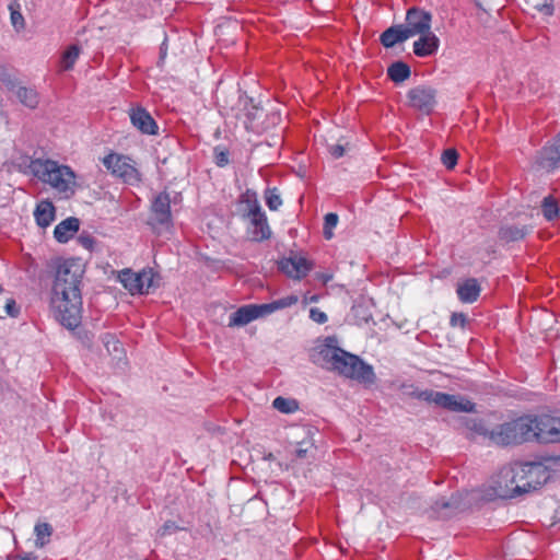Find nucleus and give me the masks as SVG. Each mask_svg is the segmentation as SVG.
I'll return each mask as SVG.
<instances>
[{
    "label": "nucleus",
    "instance_id": "obj_10",
    "mask_svg": "<svg viewBox=\"0 0 560 560\" xmlns=\"http://www.w3.org/2000/svg\"><path fill=\"white\" fill-rule=\"evenodd\" d=\"M431 22L432 14L430 12L412 7L407 10L406 24L402 25L409 37H413L429 33L431 31Z\"/></svg>",
    "mask_w": 560,
    "mask_h": 560
},
{
    "label": "nucleus",
    "instance_id": "obj_37",
    "mask_svg": "<svg viewBox=\"0 0 560 560\" xmlns=\"http://www.w3.org/2000/svg\"><path fill=\"white\" fill-rule=\"evenodd\" d=\"M458 161V153L455 149H447L442 154V162L447 170L455 167Z\"/></svg>",
    "mask_w": 560,
    "mask_h": 560
},
{
    "label": "nucleus",
    "instance_id": "obj_13",
    "mask_svg": "<svg viewBox=\"0 0 560 560\" xmlns=\"http://www.w3.org/2000/svg\"><path fill=\"white\" fill-rule=\"evenodd\" d=\"M129 118L135 128L141 133L154 136L159 132V126L151 114L142 106H132L129 112Z\"/></svg>",
    "mask_w": 560,
    "mask_h": 560
},
{
    "label": "nucleus",
    "instance_id": "obj_20",
    "mask_svg": "<svg viewBox=\"0 0 560 560\" xmlns=\"http://www.w3.org/2000/svg\"><path fill=\"white\" fill-rule=\"evenodd\" d=\"M458 299L463 303H474L478 300L481 288L475 278H468L463 282L458 283L456 289Z\"/></svg>",
    "mask_w": 560,
    "mask_h": 560
},
{
    "label": "nucleus",
    "instance_id": "obj_48",
    "mask_svg": "<svg viewBox=\"0 0 560 560\" xmlns=\"http://www.w3.org/2000/svg\"><path fill=\"white\" fill-rule=\"evenodd\" d=\"M5 311L9 316L15 317L19 314V308L16 307V303L14 300H8L5 304Z\"/></svg>",
    "mask_w": 560,
    "mask_h": 560
},
{
    "label": "nucleus",
    "instance_id": "obj_50",
    "mask_svg": "<svg viewBox=\"0 0 560 560\" xmlns=\"http://www.w3.org/2000/svg\"><path fill=\"white\" fill-rule=\"evenodd\" d=\"M308 452V447H303L302 444L295 450V457L296 458H305Z\"/></svg>",
    "mask_w": 560,
    "mask_h": 560
},
{
    "label": "nucleus",
    "instance_id": "obj_28",
    "mask_svg": "<svg viewBox=\"0 0 560 560\" xmlns=\"http://www.w3.org/2000/svg\"><path fill=\"white\" fill-rule=\"evenodd\" d=\"M244 110H245V114H244L245 128L250 131H257L259 128L258 118H259V115L262 113V109L258 106L250 104V105H246Z\"/></svg>",
    "mask_w": 560,
    "mask_h": 560
},
{
    "label": "nucleus",
    "instance_id": "obj_7",
    "mask_svg": "<svg viewBox=\"0 0 560 560\" xmlns=\"http://www.w3.org/2000/svg\"><path fill=\"white\" fill-rule=\"evenodd\" d=\"M533 441L539 443H560V418L541 415L532 417Z\"/></svg>",
    "mask_w": 560,
    "mask_h": 560
},
{
    "label": "nucleus",
    "instance_id": "obj_24",
    "mask_svg": "<svg viewBox=\"0 0 560 560\" xmlns=\"http://www.w3.org/2000/svg\"><path fill=\"white\" fill-rule=\"evenodd\" d=\"M410 67L404 61H395L387 68V77L396 84L410 78Z\"/></svg>",
    "mask_w": 560,
    "mask_h": 560
},
{
    "label": "nucleus",
    "instance_id": "obj_43",
    "mask_svg": "<svg viewBox=\"0 0 560 560\" xmlns=\"http://www.w3.org/2000/svg\"><path fill=\"white\" fill-rule=\"evenodd\" d=\"M467 318L464 313H453L450 319V324L453 327H462L464 328L466 325Z\"/></svg>",
    "mask_w": 560,
    "mask_h": 560
},
{
    "label": "nucleus",
    "instance_id": "obj_35",
    "mask_svg": "<svg viewBox=\"0 0 560 560\" xmlns=\"http://www.w3.org/2000/svg\"><path fill=\"white\" fill-rule=\"evenodd\" d=\"M35 533L37 537V541L43 546L45 544V539L49 538L52 534V527L48 523H39L35 526Z\"/></svg>",
    "mask_w": 560,
    "mask_h": 560
},
{
    "label": "nucleus",
    "instance_id": "obj_5",
    "mask_svg": "<svg viewBox=\"0 0 560 560\" xmlns=\"http://www.w3.org/2000/svg\"><path fill=\"white\" fill-rule=\"evenodd\" d=\"M530 416H524L501 423L491 429L490 441L498 445L522 444L533 441L534 430Z\"/></svg>",
    "mask_w": 560,
    "mask_h": 560
},
{
    "label": "nucleus",
    "instance_id": "obj_47",
    "mask_svg": "<svg viewBox=\"0 0 560 560\" xmlns=\"http://www.w3.org/2000/svg\"><path fill=\"white\" fill-rule=\"evenodd\" d=\"M401 388L404 389V394L408 397L418 399V394H420L422 390L415 387L413 385H402Z\"/></svg>",
    "mask_w": 560,
    "mask_h": 560
},
{
    "label": "nucleus",
    "instance_id": "obj_3",
    "mask_svg": "<svg viewBox=\"0 0 560 560\" xmlns=\"http://www.w3.org/2000/svg\"><path fill=\"white\" fill-rule=\"evenodd\" d=\"M27 167L33 176L49 185L60 198L69 199L75 194V174L71 167L50 159H31Z\"/></svg>",
    "mask_w": 560,
    "mask_h": 560
},
{
    "label": "nucleus",
    "instance_id": "obj_52",
    "mask_svg": "<svg viewBox=\"0 0 560 560\" xmlns=\"http://www.w3.org/2000/svg\"><path fill=\"white\" fill-rule=\"evenodd\" d=\"M320 278L323 279L324 283H327L331 280L332 277L330 275H323Z\"/></svg>",
    "mask_w": 560,
    "mask_h": 560
},
{
    "label": "nucleus",
    "instance_id": "obj_41",
    "mask_svg": "<svg viewBox=\"0 0 560 560\" xmlns=\"http://www.w3.org/2000/svg\"><path fill=\"white\" fill-rule=\"evenodd\" d=\"M77 242L88 250H92L95 245V238L88 232H82L78 236Z\"/></svg>",
    "mask_w": 560,
    "mask_h": 560
},
{
    "label": "nucleus",
    "instance_id": "obj_25",
    "mask_svg": "<svg viewBox=\"0 0 560 560\" xmlns=\"http://www.w3.org/2000/svg\"><path fill=\"white\" fill-rule=\"evenodd\" d=\"M527 232L525 226L505 225L500 229L499 237L506 243L516 242L523 240Z\"/></svg>",
    "mask_w": 560,
    "mask_h": 560
},
{
    "label": "nucleus",
    "instance_id": "obj_36",
    "mask_svg": "<svg viewBox=\"0 0 560 560\" xmlns=\"http://www.w3.org/2000/svg\"><path fill=\"white\" fill-rule=\"evenodd\" d=\"M441 393L442 392H435L433 389H424L418 394V400L439 406Z\"/></svg>",
    "mask_w": 560,
    "mask_h": 560
},
{
    "label": "nucleus",
    "instance_id": "obj_40",
    "mask_svg": "<svg viewBox=\"0 0 560 560\" xmlns=\"http://www.w3.org/2000/svg\"><path fill=\"white\" fill-rule=\"evenodd\" d=\"M338 223V215L336 213H327L325 215L324 233L326 238L331 237L330 229L335 228Z\"/></svg>",
    "mask_w": 560,
    "mask_h": 560
},
{
    "label": "nucleus",
    "instance_id": "obj_33",
    "mask_svg": "<svg viewBox=\"0 0 560 560\" xmlns=\"http://www.w3.org/2000/svg\"><path fill=\"white\" fill-rule=\"evenodd\" d=\"M241 202L245 203L247 207V213L246 217H249L255 213L254 209L255 206L258 208V210H262L259 201L257 199V195L255 191L247 189L242 196H241Z\"/></svg>",
    "mask_w": 560,
    "mask_h": 560
},
{
    "label": "nucleus",
    "instance_id": "obj_23",
    "mask_svg": "<svg viewBox=\"0 0 560 560\" xmlns=\"http://www.w3.org/2000/svg\"><path fill=\"white\" fill-rule=\"evenodd\" d=\"M56 208L50 200H42L34 211L36 223L40 228H47L55 220Z\"/></svg>",
    "mask_w": 560,
    "mask_h": 560
},
{
    "label": "nucleus",
    "instance_id": "obj_14",
    "mask_svg": "<svg viewBox=\"0 0 560 560\" xmlns=\"http://www.w3.org/2000/svg\"><path fill=\"white\" fill-rule=\"evenodd\" d=\"M262 316H266L262 310V304L244 305L231 314L229 326H245L248 323Z\"/></svg>",
    "mask_w": 560,
    "mask_h": 560
},
{
    "label": "nucleus",
    "instance_id": "obj_6",
    "mask_svg": "<svg viewBox=\"0 0 560 560\" xmlns=\"http://www.w3.org/2000/svg\"><path fill=\"white\" fill-rule=\"evenodd\" d=\"M107 171L126 184L136 185L141 182V173L135 165V161L124 154L110 152L102 160Z\"/></svg>",
    "mask_w": 560,
    "mask_h": 560
},
{
    "label": "nucleus",
    "instance_id": "obj_11",
    "mask_svg": "<svg viewBox=\"0 0 560 560\" xmlns=\"http://www.w3.org/2000/svg\"><path fill=\"white\" fill-rule=\"evenodd\" d=\"M407 97L410 107L430 114L436 103V91L428 85H418L409 90Z\"/></svg>",
    "mask_w": 560,
    "mask_h": 560
},
{
    "label": "nucleus",
    "instance_id": "obj_9",
    "mask_svg": "<svg viewBox=\"0 0 560 560\" xmlns=\"http://www.w3.org/2000/svg\"><path fill=\"white\" fill-rule=\"evenodd\" d=\"M278 268L289 278L301 280L314 268V262L301 254L291 253L278 262Z\"/></svg>",
    "mask_w": 560,
    "mask_h": 560
},
{
    "label": "nucleus",
    "instance_id": "obj_19",
    "mask_svg": "<svg viewBox=\"0 0 560 560\" xmlns=\"http://www.w3.org/2000/svg\"><path fill=\"white\" fill-rule=\"evenodd\" d=\"M539 163L547 170L555 168L560 164V133L553 139L551 144L542 148Z\"/></svg>",
    "mask_w": 560,
    "mask_h": 560
},
{
    "label": "nucleus",
    "instance_id": "obj_39",
    "mask_svg": "<svg viewBox=\"0 0 560 560\" xmlns=\"http://www.w3.org/2000/svg\"><path fill=\"white\" fill-rule=\"evenodd\" d=\"M0 81L11 91L18 86L14 75L4 68H0Z\"/></svg>",
    "mask_w": 560,
    "mask_h": 560
},
{
    "label": "nucleus",
    "instance_id": "obj_18",
    "mask_svg": "<svg viewBox=\"0 0 560 560\" xmlns=\"http://www.w3.org/2000/svg\"><path fill=\"white\" fill-rule=\"evenodd\" d=\"M440 46V39L432 33L420 35L419 39L413 43V54L418 57H429L434 55Z\"/></svg>",
    "mask_w": 560,
    "mask_h": 560
},
{
    "label": "nucleus",
    "instance_id": "obj_51",
    "mask_svg": "<svg viewBox=\"0 0 560 560\" xmlns=\"http://www.w3.org/2000/svg\"><path fill=\"white\" fill-rule=\"evenodd\" d=\"M16 560H36V557L33 555H26L24 557L15 556Z\"/></svg>",
    "mask_w": 560,
    "mask_h": 560
},
{
    "label": "nucleus",
    "instance_id": "obj_8",
    "mask_svg": "<svg viewBox=\"0 0 560 560\" xmlns=\"http://www.w3.org/2000/svg\"><path fill=\"white\" fill-rule=\"evenodd\" d=\"M119 280L131 294H148L153 287L154 273L152 269L140 272L125 269L119 273Z\"/></svg>",
    "mask_w": 560,
    "mask_h": 560
},
{
    "label": "nucleus",
    "instance_id": "obj_53",
    "mask_svg": "<svg viewBox=\"0 0 560 560\" xmlns=\"http://www.w3.org/2000/svg\"><path fill=\"white\" fill-rule=\"evenodd\" d=\"M307 301L310 302H317L318 301V295H312L310 298H306Z\"/></svg>",
    "mask_w": 560,
    "mask_h": 560
},
{
    "label": "nucleus",
    "instance_id": "obj_44",
    "mask_svg": "<svg viewBox=\"0 0 560 560\" xmlns=\"http://www.w3.org/2000/svg\"><path fill=\"white\" fill-rule=\"evenodd\" d=\"M179 527L176 525L173 521H167L163 524V526L159 529L160 536H166L170 535L176 530H178Z\"/></svg>",
    "mask_w": 560,
    "mask_h": 560
},
{
    "label": "nucleus",
    "instance_id": "obj_34",
    "mask_svg": "<svg viewBox=\"0 0 560 560\" xmlns=\"http://www.w3.org/2000/svg\"><path fill=\"white\" fill-rule=\"evenodd\" d=\"M466 427L472 433H476L480 436L488 438L490 440L491 430H489L485 422L480 419H471L466 422Z\"/></svg>",
    "mask_w": 560,
    "mask_h": 560
},
{
    "label": "nucleus",
    "instance_id": "obj_21",
    "mask_svg": "<svg viewBox=\"0 0 560 560\" xmlns=\"http://www.w3.org/2000/svg\"><path fill=\"white\" fill-rule=\"evenodd\" d=\"M80 220L74 217L67 218L56 225L54 236L59 243H67L79 231Z\"/></svg>",
    "mask_w": 560,
    "mask_h": 560
},
{
    "label": "nucleus",
    "instance_id": "obj_45",
    "mask_svg": "<svg viewBox=\"0 0 560 560\" xmlns=\"http://www.w3.org/2000/svg\"><path fill=\"white\" fill-rule=\"evenodd\" d=\"M11 21H12L13 26L16 30H21L24 27L23 15L19 11L13 10L12 8H11Z\"/></svg>",
    "mask_w": 560,
    "mask_h": 560
},
{
    "label": "nucleus",
    "instance_id": "obj_54",
    "mask_svg": "<svg viewBox=\"0 0 560 560\" xmlns=\"http://www.w3.org/2000/svg\"><path fill=\"white\" fill-rule=\"evenodd\" d=\"M7 560H16V557L9 556V557L7 558Z\"/></svg>",
    "mask_w": 560,
    "mask_h": 560
},
{
    "label": "nucleus",
    "instance_id": "obj_46",
    "mask_svg": "<svg viewBox=\"0 0 560 560\" xmlns=\"http://www.w3.org/2000/svg\"><path fill=\"white\" fill-rule=\"evenodd\" d=\"M229 163V152L215 150V164L220 167L225 166Z\"/></svg>",
    "mask_w": 560,
    "mask_h": 560
},
{
    "label": "nucleus",
    "instance_id": "obj_29",
    "mask_svg": "<svg viewBox=\"0 0 560 560\" xmlns=\"http://www.w3.org/2000/svg\"><path fill=\"white\" fill-rule=\"evenodd\" d=\"M272 407L282 413H293L299 409V402L293 398L277 397Z\"/></svg>",
    "mask_w": 560,
    "mask_h": 560
},
{
    "label": "nucleus",
    "instance_id": "obj_12",
    "mask_svg": "<svg viewBox=\"0 0 560 560\" xmlns=\"http://www.w3.org/2000/svg\"><path fill=\"white\" fill-rule=\"evenodd\" d=\"M151 221L152 226L162 225L170 226L172 224L171 198L166 191H162L155 196L151 203Z\"/></svg>",
    "mask_w": 560,
    "mask_h": 560
},
{
    "label": "nucleus",
    "instance_id": "obj_2",
    "mask_svg": "<svg viewBox=\"0 0 560 560\" xmlns=\"http://www.w3.org/2000/svg\"><path fill=\"white\" fill-rule=\"evenodd\" d=\"M334 343H337V339L328 337L318 351L324 366L365 385L375 383L376 375L372 365Z\"/></svg>",
    "mask_w": 560,
    "mask_h": 560
},
{
    "label": "nucleus",
    "instance_id": "obj_16",
    "mask_svg": "<svg viewBox=\"0 0 560 560\" xmlns=\"http://www.w3.org/2000/svg\"><path fill=\"white\" fill-rule=\"evenodd\" d=\"M443 409L454 412H471L475 410V404L464 399L458 395L441 393L439 406Z\"/></svg>",
    "mask_w": 560,
    "mask_h": 560
},
{
    "label": "nucleus",
    "instance_id": "obj_32",
    "mask_svg": "<svg viewBox=\"0 0 560 560\" xmlns=\"http://www.w3.org/2000/svg\"><path fill=\"white\" fill-rule=\"evenodd\" d=\"M264 197H265L267 207L271 211H277L282 205V199L280 197L278 188H276V187H272V188L268 187L265 190Z\"/></svg>",
    "mask_w": 560,
    "mask_h": 560
},
{
    "label": "nucleus",
    "instance_id": "obj_31",
    "mask_svg": "<svg viewBox=\"0 0 560 560\" xmlns=\"http://www.w3.org/2000/svg\"><path fill=\"white\" fill-rule=\"evenodd\" d=\"M80 55V48L77 45H71L68 47V49L63 52L61 58V68L62 70H70L72 69L73 65L75 63L77 59Z\"/></svg>",
    "mask_w": 560,
    "mask_h": 560
},
{
    "label": "nucleus",
    "instance_id": "obj_1",
    "mask_svg": "<svg viewBox=\"0 0 560 560\" xmlns=\"http://www.w3.org/2000/svg\"><path fill=\"white\" fill-rule=\"evenodd\" d=\"M84 272V264L78 258L61 260L56 267L51 308L57 320L69 329L77 328L81 323V283Z\"/></svg>",
    "mask_w": 560,
    "mask_h": 560
},
{
    "label": "nucleus",
    "instance_id": "obj_17",
    "mask_svg": "<svg viewBox=\"0 0 560 560\" xmlns=\"http://www.w3.org/2000/svg\"><path fill=\"white\" fill-rule=\"evenodd\" d=\"M443 409L454 412H471L475 410V404L464 399L458 395L441 393L439 406Z\"/></svg>",
    "mask_w": 560,
    "mask_h": 560
},
{
    "label": "nucleus",
    "instance_id": "obj_38",
    "mask_svg": "<svg viewBox=\"0 0 560 560\" xmlns=\"http://www.w3.org/2000/svg\"><path fill=\"white\" fill-rule=\"evenodd\" d=\"M508 469H502L495 480V487H494V491L497 493L498 497L500 498H515L516 495H502L500 492L501 491H505L508 489L511 488L512 486V482L511 481H505L503 478H502V474L504 471H506Z\"/></svg>",
    "mask_w": 560,
    "mask_h": 560
},
{
    "label": "nucleus",
    "instance_id": "obj_4",
    "mask_svg": "<svg viewBox=\"0 0 560 560\" xmlns=\"http://www.w3.org/2000/svg\"><path fill=\"white\" fill-rule=\"evenodd\" d=\"M505 481H511L512 486L502 495H520L537 490L550 478V471L540 462L515 463L511 468L502 474Z\"/></svg>",
    "mask_w": 560,
    "mask_h": 560
},
{
    "label": "nucleus",
    "instance_id": "obj_27",
    "mask_svg": "<svg viewBox=\"0 0 560 560\" xmlns=\"http://www.w3.org/2000/svg\"><path fill=\"white\" fill-rule=\"evenodd\" d=\"M298 301H299L298 296L291 294V295L281 298L279 300L272 301L271 303L262 304V310L265 312V315H269V314L273 313L275 311L290 307V306L296 304Z\"/></svg>",
    "mask_w": 560,
    "mask_h": 560
},
{
    "label": "nucleus",
    "instance_id": "obj_15",
    "mask_svg": "<svg viewBox=\"0 0 560 560\" xmlns=\"http://www.w3.org/2000/svg\"><path fill=\"white\" fill-rule=\"evenodd\" d=\"M255 213L247 217L250 222V234L252 240L256 242H262L269 240L271 236V230L268 224L267 215L262 210H258L255 206Z\"/></svg>",
    "mask_w": 560,
    "mask_h": 560
},
{
    "label": "nucleus",
    "instance_id": "obj_22",
    "mask_svg": "<svg viewBox=\"0 0 560 560\" xmlns=\"http://www.w3.org/2000/svg\"><path fill=\"white\" fill-rule=\"evenodd\" d=\"M408 38H410L409 35L407 34L406 30L404 28V25L400 24V25L390 26L386 31H384L381 34L380 40L384 47L390 48V47H394L398 43H402V42L407 40Z\"/></svg>",
    "mask_w": 560,
    "mask_h": 560
},
{
    "label": "nucleus",
    "instance_id": "obj_26",
    "mask_svg": "<svg viewBox=\"0 0 560 560\" xmlns=\"http://www.w3.org/2000/svg\"><path fill=\"white\" fill-rule=\"evenodd\" d=\"M16 96L20 102L28 108H36L39 103L38 93L31 88L19 86Z\"/></svg>",
    "mask_w": 560,
    "mask_h": 560
},
{
    "label": "nucleus",
    "instance_id": "obj_49",
    "mask_svg": "<svg viewBox=\"0 0 560 560\" xmlns=\"http://www.w3.org/2000/svg\"><path fill=\"white\" fill-rule=\"evenodd\" d=\"M329 153L335 158L339 159L345 154V148L341 144H334L329 147Z\"/></svg>",
    "mask_w": 560,
    "mask_h": 560
},
{
    "label": "nucleus",
    "instance_id": "obj_42",
    "mask_svg": "<svg viewBox=\"0 0 560 560\" xmlns=\"http://www.w3.org/2000/svg\"><path fill=\"white\" fill-rule=\"evenodd\" d=\"M310 318L317 324H325L328 320L326 313L317 307H312L310 310Z\"/></svg>",
    "mask_w": 560,
    "mask_h": 560
},
{
    "label": "nucleus",
    "instance_id": "obj_30",
    "mask_svg": "<svg viewBox=\"0 0 560 560\" xmlns=\"http://www.w3.org/2000/svg\"><path fill=\"white\" fill-rule=\"evenodd\" d=\"M542 214L548 221H552L559 215V206L552 196H547L541 205Z\"/></svg>",
    "mask_w": 560,
    "mask_h": 560
}]
</instances>
